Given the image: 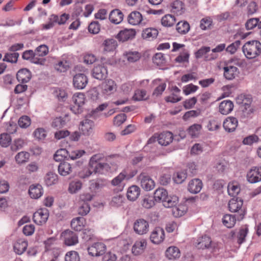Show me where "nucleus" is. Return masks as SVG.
<instances>
[{"label": "nucleus", "mask_w": 261, "mask_h": 261, "mask_svg": "<svg viewBox=\"0 0 261 261\" xmlns=\"http://www.w3.org/2000/svg\"><path fill=\"white\" fill-rule=\"evenodd\" d=\"M72 99L74 103H77L83 106L85 103V95L82 93H75Z\"/></svg>", "instance_id": "nucleus-49"}, {"label": "nucleus", "mask_w": 261, "mask_h": 261, "mask_svg": "<svg viewBox=\"0 0 261 261\" xmlns=\"http://www.w3.org/2000/svg\"><path fill=\"white\" fill-rule=\"evenodd\" d=\"M92 74L93 77L97 80H105L108 75L107 68L103 65H95L92 70Z\"/></svg>", "instance_id": "nucleus-12"}, {"label": "nucleus", "mask_w": 261, "mask_h": 261, "mask_svg": "<svg viewBox=\"0 0 261 261\" xmlns=\"http://www.w3.org/2000/svg\"><path fill=\"white\" fill-rule=\"evenodd\" d=\"M101 89L104 93H112L116 90V85L115 82L111 79L106 80L101 85Z\"/></svg>", "instance_id": "nucleus-22"}, {"label": "nucleus", "mask_w": 261, "mask_h": 261, "mask_svg": "<svg viewBox=\"0 0 261 261\" xmlns=\"http://www.w3.org/2000/svg\"><path fill=\"white\" fill-rule=\"evenodd\" d=\"M90 210V205L88 202H81L77 212L81 216H85L89 212Z\"/></svg>", "instance_id": "nucleus-48"}, {"label": "nucleus", "mask_w": 261, "mask_h": 261, "mask_svg": "<svg viewBox=\"0 0 261 261\" xmlns=\"http://www.w3.org/2000/svg\"><path fill=\"white\" fill-rule=\"evenodd\" d=\"M85 151L83 150H75L71 152L69 151L68 157L72 160L81 158Z\"/></svg>", "instance_id": "nucleus-62"}, {"label": "nucleus", "mask_w": 261, "mask_h": 261, "mask_svg": "<svg viewBox=\"0 0 261 261\" xmlns=\"http://www.w3.org/2000/svg\"><path fill=\"white\" fill-rule=\"evenodd\" d=\"M64 238V243L67 246L74 245L78 242L76 234L72 231L66 230L62 233Z\"/></svg>", "instance_id": "nucleus-15"}, {"label": "nucleus", "mask_w": 261, "mask_h": 261, "mask_svg": "<svg viewBox=\"0 0 261 261\" xmlns=\"http://www.w3.org/2000/svg\"><path fill=\"white\" fill-rule=\"evenodd\" d=\"M197 98L195 97L186 100L183 102V106L186 109L192 108L197 102Z\"/></svg>", "instance_id": "nucleus-64"}, {"label": "nucleus", "mask_w": 261, "mask_h": 261, "mask_svg": "<svg viewBox=\"0 0 261 261\" xmlns=\"http://www.w3.org/2000/svg\"><path fill=\"white\" fill-rule=\"evenodd\" d=\"M106 245L102 243H96L88 248L89 255L92 256H99L105 253Z\"/></svg>", "instance_id": "nucleus-13"}, {"label": "nucleus", "mask_w": 261, "mask_h": 261, "mask_svg": "<svg viewBox=\"0 0 261 261\" xmlns=\"http://www.w3.org/2000/svg\"><path fill=\"white\" fill-rule=\"evenodd\" d=\"M210 50V47L203 46L195 53V57L196 59H199L205 55L204 59L205 61H211L216 59L217 58L216 55L211 54L210 55H205L206 53H208Z\"/></svg>", "instance_id": "nucleus-20"}, {"label": "nucleus", "mask_w": 261, "mask_h": 261, "mask_svg": "<svg viewBox=\"0 0 261 261\" xmlns=\"http://www.w3.org/2000/svg\"><path fill=\"white\" fill-rule=\"evenodd\" d=\"M24 142L21 139H17L14 141L13 144L11 146V149L13 151H16L22 148Z\"/></svg>", "instance_id": "nucleus-57"}, {"label": "nucleus", "mask_w": 261, "mask_h": 261, "mask_svg": "<svg viewBox=\"0 0 261 261\" xmlns=\"http://www.w3.org/2000/svg\"><path fill=\"white\" fill-rule=\"evenodd\" d=\"M141 204L146 208H150L154 205V202L152 197L145 196L142 200Z\"/></svg>", "instance_id": "nucleus-52"}, {"label": "nucleus", "mask_w": 261, "mask_h": 261, "mask_svg": "<svg viewBox=\"0 0 261 261\" xmlns=\"http://www.w3.org/2000/svg\"><path fill=\"white\" fill-rule=\"evenodd\" d=\"M233 108V102L229 100L222 101L219 105V112L223 115H227L230 113Z\"/></svg>", "instance_id": "nucleus-25"}, {"label": "nucleus", "mask_w": 261, "mask_h": 261, "mask_svg": "<svg viewBox=\"0 0 261 261\" xmlns=\"http://www.w3.org/2000/svg\"><path fill=\"white\" fill-rule=\"evenodd\" d=\"M65 124V121L61 117H57L52 122L51 126L54 128L59 129L62 128Z\"/></svg>", "instance_id": "nucleus-61"}, {"label": "nucleus", "mask_w": 261, "mask_h": 261, "mask_svg": "<svg viewBox=\"0 0 261 261\" xmlns=\"http://www.w3.org/2000/svg\"><path fill=\"white\" fill-rule=\"evenodd\" d=\"M243 204V200L239 197H233L231 199L228 203L229 210L232 213L240 212V214L238 216V220H241L244 218L245 215L244 211L242 208Z\"/></svg>", "instance_id": "nucleus-3"}, {"label": "nucleus", "mask_w": 261, "mask_h": 261, "mask_svg": "<svg viewBox=\"0 0 261 261\" xmlns=\"http://www.w3.org/2000/svg\"><path fill=\"white\" fill-rule=\"evenodd\" d=\"M123 18V13L118 9L112 10L109 15L110 20L115 24L120 23L122 21Z\"/></svg>", "instance_id": "nucleus-29"}, {"label": "nucleus", "mask_w": 261, "mask_h": 261, "mask_svg": "<svg viewBox=\"0 0 261 261\" xmlns=\"http://www.w3.org/2000/svg\"><path fill=\"white\" fill-rule=\"evenodd\" d=\"M88 30L90 33L96 34L100 31V25L97 21L92 22L89 25Z\"/></svg>", "instance_id": "nucleus-59"}, {"label": "nucleus", "mask_w": 261, "mask_h": 261, "mask_svg": "<svg viewBox=\"0 0 261 261\" xmlns=\"http://www.w3.org/2000/svg\"><path fill=\"white\" fill-rule=\"evenodd\" d=\"M19 56V54L18 53H7L5 54L3 61L11 63H16Z\"/></svg>", "instance_id": "nucleus-40"}, {"label": "nucleus", "mask_w": 261, "mask_h": 261, "mask_svg": "<svg viewBox=\"0 0 261 261\" xmlns=\"http://www.w3.org/2000/svg\"><path fill=\"white\" fill-rule=\"evenodd\" d=\"M89 118H92L90 117L89 114H88L85 117V119L81 122L80 129L85 135H90L93 131V127L94 126V122L92 120L89 119Z\"/></svg>", "instance_id": "nucleus-14"}, {"label": "nucleus", "mask_w": 261, "mask_h": 261, "mask_svg": "<svg viewBox=\"0 0 261 261\" xmlns=\"http://www.w3.org/2000/svg\"><path fill=\"white\" fill-rule=\"evenodd\" d=\"M198 89V87L195 85H194L192 84H189L184 86L182 88L183 93L186 95H188L191 93H194L196 92Z\"/></svg>", "instance_id": "nucleus-56"}, {"label": "nucleus", "mask_w": 261, "mask_h": 261, "mask_svg": "<svg viewBox=\"0 0 261 261\" xmlns=\"http://www.w3.org/2000/svg\"><path fill=\"white\" fill-rule=\"evenodd\" d=\"M12 138L8 133H3L0 135V145L2 147H6L11 142Z\"/></svg>", "instance_id": "nucleus-44"}, {"label": "nucleus", "mask_w": 261, "mask_h": 261, "mask_svg": "<svg viewBox=\"0 0 261 261\" xmlns=\"http://www.w3.org/2000/svg\"><path fill=\"white\" fill-rule=\"evenodd\" d=\"M175 22V18L173 15L168 14L162 17L161 23L165 27L173 25Z\"/></svg>", "instance_id": "nucleus-43"}, {"label": "nucleus", "mask_w": 261, "mask_h": 261, "mask_svg": "<svg viewBox=\"0 0 261 261\" xmlns=\"http://www.w3.org/2000/svg\"><path fill=\"white\" fill-rule=\"evenodd\" d=\"M158 33V31L155 28H147L143 31L142 36L144 39H153L156 37Z\"/></svg>", "instance_id": "nucleus-36"}, {"label": "nucleus", "mask_w": 261, "mask_h": 261, "mask_svg": "<svg viewBox=\"0 0 261 261\" xmlns=\"http://www.w3.org/2000/svg\"><path fill=\"white\" fill-rule=\"evenodd\" d=\"M158 141L161 145L166 146L173 140V135L170 132H164L157 136Z\"/></svg>", "instance_id": "nucleus-21"}, {"label": "nucleus", "mask_w": 261, "mask_h": 261, "mask_svg": "<svg viewBox=\"0 0 261 261\" xmlns=\"http://www.w3.org/2000/svg\"><path fill=\"white\" fill-rule=\"evenodd\" d=\"M183 204H180V217L184 215L188 210V206L187 203H193L195 202L193 197L183 198Z\"/></svg>", "instance_id": "nucleus-41"}, {"label": "nucleus", "mask_w": 261, "mask_h": 261, "mask_svg": "<svg viewBox=\"0 0 261 261\" xmlns=\"http://www.w3.org/2000/svg\"><path fill=\"white\" fill-rule=\"evenodd\" d=\"M148 222L143 219H137L134 223L133 229L136 233L139 235L146 234L149 231Z\"/></svg>", "instance_id": "nucleus-5"}, {"label": "nucleus", "mask_w": 261, "mask_h": 261, "mask_svg": "<svg viewBox=\"0 0 261 261\" xmlns=\"http://www.w3.org/2000/svg\"><path fill=\"white\" fill-rule=\"evenodd\" d=\"M248 231V229L247 228L240 229L238 236V243L239 245L242 244L245 242Z\"/></svg>", "instance_id": "nucleus-58"}, {"label": "nucleus", "mask_w": 261, "mask_h": 261, "mask_svg": "<svg viewBox=\"0 0 261 261\" xmlns=\"http://www.w3.org/2000/svg\"><path fill=\"white\" fill-rule=\"evenodd\" d=\"M85 223V219L82 217H79L73 218L71 220V226L75 231H81L83 229Z\"/></svg>", "instance_id": "nucleus-30"}, {"label": "nucleus", "mask_w": 261, "mask_h": 261, "mask_svg": "<svg viewBox=\"0 0 261 261\" xmlns=\"http://www.w3.org/2000/svg\"><path fill=\"white\" fill-rule=\"evenodd\" d=\"M140 194V189L136 185L130 186L127 190V198L130 200L134 201L136 200Z\"/></svg>", "instance_id": "nucleus-26"}, {"label": "nucleus", "mask_w": 261, "mask_h": 261, "mask_svg": "<svg viewBox=\"0 0 261 261\" xmlns=\"http://www.w3.org/2000/svg\"><path fill=\"white\" fill-rule=\"evenodd\" d=\"M138 179L140 180L141 186L145 191H150L155 187L154 180L144 173H141L138 176Z\"/></svg>", "instance_id": "nucleus-7"}, {"label": "nucleus", "mask_w": 261, "mask_h": 261, "mask_svg": "<svg viewBox=\"0 0 261 261\" xmlns=\"http://www.w3.org/2000/svg\"><path fill=\"white\" fill-rule=\"evenodd\" d=\"M238 121L233 117L227 118L223 122V126L225 131L228 133L234 132L238 126Z\"/></svg>", "instance_id": "nucleus-18"}, {"label": "nucleus", "mask_w": 261, "mask_h": 261, "mask_svg": "<svg viewBox=\"0 0 261 261\" xmlns=\"http://www.w3.org/2000/svg\"><path fill=\"white\" fill-rule=\"evenodd\" d=\"M178 197L177 196L173 195L167 197V198L163 203V205L166 207L172 208V213L175 217H179V208L178 204Z\"/></svg>", "instance_id": "nucleus-4"}, {"label": "nucleus", "mask_w": 261, "mask_h": 261, "mask_svg": "<svg viewBox=\"0 0 261 261\" xmlns=\"http://www.w3.org/2000/svg\"><path fill=\"white\" fill-rule=\"evenodd\" d=\"M82 184L80 181H72L68 187V191L71 194L76 193L82 188Z\"/></svg>", "instance_id": "nucleus-47"}, {"label": "nucleus", "mask_w": 261, "mask_h": 261, "mask_svg": "<svg viewBox=\"0 0 261 261\" xmlns=\"http://www.w3.org/2000/svg\"><path fill=\"white\" fill-rule=\"evenodd\" d=\"M102 45L104 46L105 51H111L116 48L117 42L114 39H108L104 41Z\"/></svg>", "instance_id": "nucleus-37"}, {"label": "nucleus", "mask_w": 261, "mask_h": 261, "mask_svg": "<svg viewBox=\"0 0 261 261\" xmlns=\"http://www.w3.org/2000/svg\"><path fill=\"white\" fill-rule=\"evenodd\" d=\"M167 196V191L164 188H159L155 191L153 198L156 202L162 201L163 203Z\"/></svg>", "instance_id": "nucleus-32"}, {"label": "nucleus", "mask_w": 261, "mask_h": 261, "mask_svg": "<svg viewBox=\"0 0 261 261\" xmlns=\"http://www.w3.org/2000/svg\"><path fill=\"white\" fill-rule=\"evenodd\" d=\"M203 184L199 178L191 179L188 186V190L192 194H197L202 189Z\"/></svg>", "instance_id": "nucleus-17"}, {"label": "nucleus", "mask_w": 261, "mask_h": 261, "mask_svg": "<svg viewBox=\"0 0 261 261\" xmlns=\"http://www.w3.org/2000/svg\"><path fill=\"white\" fill-rule=\"evenodd\" d=\"M239 73V69L236 66H228L224 67V76L227 80L233 79Z\"/></svg>", "instance_id": "nucleus-24"}, {"label": "nucleus", "mask_w": 261, "mask_h": 261, "mask_svg": "<svg viewBox=\"0 0 261 261\" xmlns=\"http://www.w3.org/2000/svg\"><path fill=\"white\" fill-rule=\"evenodd\" d=\"M49 211L46 208H40L36 212L33 217L34 222L38 225L45 223L48 219Z\"/></svg>", "instance_id": "nucleus-6"}, {"label": "nucleus", "mask_w": 261, "mask_h": 261, "mask_svg": "<svg viewBox=\"0 0 261 261\" xmlns=\"http://www.w3.org/2000/svg\"><path fill=\"white\" fill-rule=\"evenodd\" d=\"M32 78V73L27 68H24L19 69L16 74L17 81L21 83L29 82Z\"/></svg>", "instance_id": "nucleus-19"}, {"label": "nucleus", "mask_w": 261, "mask_h": 261, "mask_svg": "<svg viewBox=\"0 0 261 261\" xmlns=\"http://www.w3.org/2000/svg\"><path fill=\"white\" fill-rule=\"evenodd\" d=\"M29 193L32 198H39L43 194L42 186L39 184L31 186L29 190Z\"/></svg>", "instance_id": "nucleus-28"}, {"label": "nucleus", "mask_w": 261, "mask_h": 261, "mask_svg": "<svg viewBox=\"0 0 261 261\" xmlns=\"http://www.w3.org/2000/svg\"><path fill=\"white\" fill-rule=\"evenodd\" d=\"M18 124L20 127L27 128L31 124V119L29 116H22L19 119Z\"/></svg>", "instance_id": "nucleus-54"}, {"label": "nucleus", "mask_w": 261, "mask_h": 261, "mask_svg": "<svg viewBox=\"0 0 261 261\" xmlns=\"http://www.w3.org/2000/svg\"><path fill=\"white\" fill-rule=\"evenodd\" d=\"M166 256L169 259H175L179 257V249L175 246H171L166 251Z\"/></svg>", "instance_id": "nucleus-34"}, {"label": "nucleus", "mask_w": 261, "mask_h": 261, "mask_svg": "<svg viewBox=\"0 0 261 261\" xmlns=\"http://www.w3.org/2000/svg\"><path fill=\"white\" fill-rule=\"evenodd\" d=\"M247 179L251 184L261 181V167L251 168L247 174Z\"/></svg>", "instance_id": "nucleus-9"}, {"label": "nucleus", "mask_w": 261, "mask_h": 261, "mask_svg": "<svg viewBox=\"0 0 261 261\" xmlns=\"http://www.w3.org/2000/svg\"><path fill=\"white\" fill-rule=\"evenodd\" d=\"M22 58L23 60L30 61L32 63L42 65L44 64L46 61L44 58L36 57L34 51L32 50L24 51L22 55Z\"/></svg>", "instance_id": "nucleus-10"}, {"label": "nucleus", "mask_w": 261, "mask_h": 261, "mask_svg": "<svg viewBox=\"0 0 261 261\" xmlns=\"http://www.w3.org/2000/svg\"><path fill=\"white\" fill-rule=\"evenodd\" d=\"M127 60L129 62H135L139 60L141 54L138 51H128L125 54Z\"/></svg>", "instance_id": "nucleus-45"}, {"label": "nucleus", "mask_w": 261, "mask_h": 261, "mask_svg": "<svg viewBox=\"0 0 261 261\" xmlns=\"http://www.w3.org/2000/svg\"><path fill=\"white\" fill-rule=\"evenodd\" d=\"M88 83V77L84 73H77L73 77V85L77 89H84Z\"/></svg>", "instance_id": "nucleus-8"}, {"label": "nucleus", "mask_w": 261, "mask_h": 261, "mask_svg": "<svg viewBox=\"0 0 261 261\" xmlns=\"http://www.w3.org/2000/svg\"><path fill=\"white\" fill-rule=\"evenodd\" d=\"M48 53V48L47 46L45 44L40 45L37 47L34 51L35 56L38 58L43 57L47 55Z\"/></svg>", "instance_id": "nucleus-42"}, {"label": "nucleus", "mask_w": 261, "mask_h": 261, "mask_svg": "<svg viewBox=\"0 0 261 261\" xmlns=\"http://www.w3.org/2000/svg\"><path fill=\"white\" fill-rule=\"evenodd\" d=\"M153 62L156 65H160L165 63V58L162 53H156L152 58Z\"/></svg>", "instance_id": "nucleus-55"}, {"label": "nucleus", "mask_w": 261, "mask_h": 261, "mask_svg": "<svg viewBox=\"0 0 261 261\" xmlns=\"http://www.w3.org/2000/svg\"><path fill=\"white\" fill-rule=\"evenodd\" d=\"M242 50L247 58H254L261 53V43L257 40L248 41L243 45Z\"/></svg>", "instance_id": "nucleus-1"}, {"label": "nucleus", "mask_w": 261, "mask_h": 261, "mask_svg": "<svg viewBox=\"0 0 261 261\" xmlns=\"http://www.w3.org/2000/svg\"><path fill=\"white\" fill-rule=\"evenodd\" d=\"M146 246L147 242L145 240L137 241L133 246L132 249V253L135 255H139L144 252Z\"/></svg>", "instance_id": "nucleus-23"}, {"label": "nucleus", "mask_w": 261, "mask_h": 261, "mask_svg": "<svg viewBox=\"0 0 261 261\" xmlns=\"http://www.w3.org/2000/svg\"><path fill=\"white\" fill-rule=\"evenodd\" d=\"M237 103L241 105L242 111L245 117H248L253 112V109L251 106L252 98L250 95L241 94L236 99Z\"/></svg>", "instance_id": "nucleus-2"}, {"label": "nucleus", "mask_w": 261, "mask_h": 261, "mask_svg": "<svg viewBox=\"0 0 261 261\" xmlns=\"http://www.w3.org/2000/svg\"><path fill=\"white\" fill-rule=\"evenodd\" d=\"M71 171V165L67 162H62L58 166V172L59 174L62 176L69 175Z\"/></svg>", "instance_id": "nucleus-31"}, {"label": "nucleus", "mask_w": 261, "mask_h": 261, "mask_svg": "<svg viewBox=\"0 0 261 261\" xmlns=\"http://www.w3.org/2000/svg\"><path fill=\"white\" fill-rule=\"evenodd\" d=\"M164 230L160 227H155L150 233V240L153 244H159L164 241Z\"/></svg>", "instance_id": "nucleus-11"}, {"label": "nucleus", "mask_w": 261, "mask_h": 261, "mask_svg": "<svg viewBox=\"0 0 261 261\" xmlns=\"http://www.w3.org/2000/svg\"><path fill=\"white\" fill-rule=\"evenodd\" d=\"M29 157L30 154L28 152L22 151L16 154L15 160L18 163H23L27 162Z\"/></svg>", "instance_id": "nucleus-51"}, {"label": "nucleus", "mask_w": 261, "mask_h": 261, "mask_svg": "<svg viewBox=\"0 0 261 261\" xmlns=\"http://www.w3.org/2000/svg\"><path fill=\"white\" fill-rule=\"evenodd\" d=\"M171 175L170 174L164 173L161 175L159 182L163 186H166L171 181Z\"/></svg>", "instance_id": "nucleus-63"}, {"label": "nucleus", "mask_w": 261, "mask_h": 261, "mask_svg": "<svg viewBox=\"0 0 261 261\" xmlns=\"http://www.w3.org/2000/svg\"><path fill=\"white\" fill-rule=\"evenodd\" d=\"M78 253L75 251L68 252L65 256V261H80Z\"/></svg>", "instance_id": "nucleus-50"}, {"label": "nucleus", "mask_w": 261, "mask_h": 261, "mask_svg": "<svg viewBox=\"0 0 261 261\" xmlns=\"http://www.w3.org/2000/svg\"><path fill=\"white\" fill-rule=\"evenodd\" d=\"M93 173L92 168L88 165V167L84 168L79 172V176L81 178H86L89 177Z\"/></svg>", "instance_id": "nucleus-60"}, {"label": "nucleus", "mask_w": 261, "mask_h": 261, "mask_svg": "<svg viewBox=\"0 0 261 261\" xmlns=\"http://www.w3.org/2000/svg\"><path fill=\"white\" fill-rule=\"evenodd\" d=\"M142 20L141 14L138 11L132 12L128 16L129 23L136 25L141 23Z\"/></svg>", "instance_id": "nucleus-33"}, {"label": "nucleus", "mask_w": 261, "mask_h": 261, "mask_svg": "<svg viewBox=\"0 0 261 261\" xmlns=\"http://www.w3.org/2000/svg\"><path fill=\"white\" fill-rule=\"evenodd\" d=\"M136 32L134 29H125L121 30L117 35L116 38L121 41L124 42L133 39L136 36Z\"/></svg>", "instance_id": "nucleus-16"}, {"label": "nucleus", "mask_w": 261, "mask_h": 261, "mask_svg": "<svg viewBox=\"0 0 261 261\" xmlns=\"http://www.w3.org/2000/svg\"><path fill=\"white\" fill-rule=\"evenodd\" d=\"M227 190L229 195L235 197L240 193V188L237 184H229Z\"/></svg>", "instance_id": "nucleus-46"}, {"label": "nucleus", "mask_w": 261, "mask_h": 261, "mask_svg": "<svg viewBox=\"0 0 261 261\" xmlns=\"http://www.w3.org/2000/svg\"><path fill=\"white\" fill-rule=\"evenodd\" d=\"M44 181L47 186H52L57 182L58 175L55 173L49 172L45 175Z\"/></svg>", "instance_id": "nucleus-38"}, {"label": "nucleus", "mask_w": 261, "mask_h": 261, "mask_svg": "<svg viewBox=\"0 0 261 261\" xmlns=\"http://www.w3.org/2000/svg\"><path fill=\"white\" fill-rule=\"evenodd\" d=\"M27 247V241L20 239L14 244L13 249L16 253L21 255L26 250Z\"/></svg>", "instance_id": "nucleus-27"}, {"label": "nucleus", "mask_w": 261, "mask_h": 261, "mask_svg": "<svg viewBox=\"0 0 261 261\" xmlns=\"http://www.w3.org/2000/svg\"><path fill=\"white\" fill-rule=\"evenodd\" d=\"M211 238L207 236H204L198 243L197 247L198 248L202 249L208 248L211 246Z\"/></svg>", "instance_id": "nucleus-39"}, {"label": "nucleus", "mask_w": 261, "mask_h": 261, "mask_svg": "<svg viewBox=\"0 0 261 261\" xmlns=\"http://www.w3.org/2000/svg\"><path fill=\"white\" fill-rule=\"evenodd\" d=\"M259 19L257 18H250L245 23V27L247 30H252L255 27L258 28Z\"/></svg>", "instance_id": "nucleus-53"}, {"label": "nucleus", "mask_w": 261, "mask_h": 261, "mask_svg": "<svg viewBox=\"0 0 261 261\" xmlns=\"http://www.w3.org/2000/svg\"><path fill=\"white\" fill-rule=\"evenodd\" d=\"M236 217L234 215L226 214L223 216L222 222L227 228H232L236 222Z\"/></svg>", "instance_id": "nucleus-35"}]
</instances>
